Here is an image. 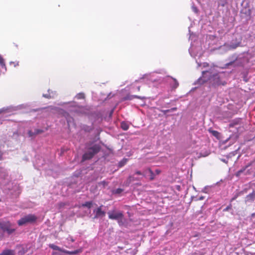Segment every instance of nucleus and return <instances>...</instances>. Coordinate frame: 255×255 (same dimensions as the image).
Masks as SVG:
<instances>
[{
    "label": "nucleus",
    "instance_id": "8",
    "mask_svg": "<svg viewBox=\"0 0 255 255\" xmlns=\"http://www.w3.org/2000/svg\"><path fill=\"white\" fill-rule=\"evenodd\" d=\"M241 13L242 14H245L246 19L249 20L251 18L252 11L250 8L245 7L242 9Z\"/></svg>",
    "mask_w": 255,
    "mask_h": 255
},
{
    "label": "nucleus",
    "instance_id": "26",
    "mask_svg": "<svg viewBox=\"0 0 255 255\" xmlns=\"http://www.w3.org/2000/svg\"><path fill=\"white\" fill-rule=\"evenodd\" d=\"M162 113H163V114H166L167 113H169L170 112V111H169V109L168 110H162L161 111Z\"/></svg>",
    "mask_w": 255,
    "mask_h": 255
},
{
    "label": "nucleus",
    "instance_id": "9",
    "mask_svg": "<svg viewBox=\"0 0 255 255\" xmlns=\"http://www.w3.org/2000/svg\"><path fill=\"white\" fill-rule=\"evenodd\" d=\"M143 176L149 177L150 180H153L154 178V174L150 168H147L143 171Z\"/></svg>",
    "mask_w": 255,
    "mask_h": 255
},
{
    "label": "nucleus",
    "instance_id": "25",
    "mask_svg": "<svg viewBox=\"0 0 255 255\" xmlns=\"http://www.w3.org/2000/svg\"><path fill=\"white\" fill-rule=\"evenodd\" d=\"M231 209V206H227L226 208L223 209L224 212L228 211L229 210Z\"/></svg>",
    "mask_w": 255,
    "mask_h": 255
},
{
    "label": "nucleus",
    "instance_id": "28",
    "mask_svg": "<svg viewBox=\"0 0 255 255\" xmlns=\"http://www.w3.org/2000/svg\"><path fill=\"white\" fill-rule=\"evenodd\" d=\"M10 64H13L14 67L18 66L19 65L18 62H10Z\"/></svg>",
    "mask_w": 255,
    "mask_h": 255
},
{
    "label": "nucleus",
    "instance_id": "6",
    "mask_svg": "<svg viewBox=\"0 0 255 255\" xmlns=\"http://www.w3.org/2000/svg\"><path fill=\"white\" fill-rule=\"evenodd\" d=\"M103 206H101L97 208V209H95L94 210V213H95V215L94 217V219H98L99 218H103L106 215V212L104 211H102V207Z\"/></svg>",
    "mask_w": 255,
    "mask_h": 255
},
{
    "label": "nucleus",
    "instance_id": "5",
    "mask_svg": "<svg viewBox=\"0 0 255 255\" xmlns=\"http://www.w3.org/2000/svg\"><path fill=\"white\" fill-rule=\"evenodd\" d=\"M0 228L3 232H6L8 235L12 234L15 230L11 228V224L8 221L1 222V224H0Z\"/></svg>",
    "mask_w": 255,
    "mask_h": 255
},
{
    "label": "nucleus",
    "instance_id": "35",
    "mask_svg": "<svg viewBox=\"0 0 255 255\" xmlns=\"http://www.w3.org/2000/svg\"><path fill=\"white\" fill-rule=\"evenodd\" d=\"M52 255H62V254L59 252H55L52 254Z\"/></svg>",
    "mask_w": 255,
    "mask_h": 255
},
{
    "label": "nucleus",
    "instance_id": "44",
    "mask_svg": "<svg viewBox=\"0 0 255 255\" xmlns=\"http://www.w3.org/2000/svg\"><path fill=\"white\" fill-rule=\"evenodd\" d=\"M105 183H106V182H104H104H103V185H105Z\"/></svg>",
    "mask_w": 255,
    "mask_h": 255
},
{
    "label": "nucleus",
    "instance_id": "41",
    "mask_svg": "<svg viewBox=\"0 0 255 255\" xmlns=\"http://www.w3.org/2000/svg\"><path fill=\"white\" fill-rule=\"evenodd\" d=\"M193 9L195 12H197V9L196 7H193Z\"/></svg>",
    "mask_w": 255,
    "mask_h": 255
},
{
    "label": "nucleus",
    "instance_id": "43",
    "mask_svg": "<svg viewBox=\"0 0 255 255\" xmlns=\"http://www.w3.org/2000/svg\"><path fill=\"white\" fill-rule=\"evenodd\" d=\"M137 89L138 91H139L140 90V87L139 86L137 87Z\"/></svg>",
    "mask_w": 255,
    "mask_h": 255
},
{
    "label": "nucleus",
    "instance_id": "7",
    "mask_svg": "<svg viewBox=\"0 0 255 255\" xmlns=\"http://www.w3.org/2000/svg\"><path fill=\"white\" fill-rule=\"evenodd\" d=\"M44 132V130L40 129H34V131L29 130L28 131V135L30 137H34L36 135L41 134Z\"/></svg>",
    "mask_w": 255,
    "mask_h": 255
},
{
    "label": "nucleus",
    "instance_id": "36",
    "mask_svg": "<svg viewBox=\"0 0 255 255\" xmlns=\"http://www.w3.org/2000/svg\"><path fill=\"white\" fill-rule=\"evenodd\" d=\"M135 174H138V175H143V173H142L140 171H136Z\"/></svg>",
    "mask_w": 255,
    "mask_h": 255
},
{
    "label": "nucleus",
    "instance_id": "13",
    "mask_svg": "<svg viewBox=\"0 0 255 255\" xmlns=\"http://www.w3.org/2000/svg\"><path fill=\"white\" fill-rule=\"evenodd\" d=\"M241 43V39H240V40L237 42V43H234L233 42H231L230 45V48L231 49H236L237 47L239 46L240 45V44Z\"/></svg>",
    "mask_w": 255,
    "mask_h": 255
},
{
    "label": "nucleus",
    "instance_id": "34",
    "mask_svg": "<svg viewBox=\"0 0 255 255\" xmlns=\"http://www.w3.org/2000/svg\"><path fill=\"white\" fill-rule=\"evenodd\" d=\"M73 120L72 118H67V121L68 124H69V123H70Z\"/></svg>",
    "mask_w": 255,
    "mask_h": 255
},
{
    "label": "nucleus",
    "instance_id": "23",
    "mask_svg": "<svg viewBox=\"0 0 255 255\" xmlns=\"http://www.w3.org/2000/svg\"><path fill=\"white\" fill-rule=\"evenodd\" d=\"M56 95V93L55 92H51L49 91V98H54Z\"/></svg>",
    "mask_w": 255,
    "mask_h": 255
},
{
    "label": "nucleus",
    "instance_id": "21",
    "mask_svg": "<svg viewBox=\"0 0 255 255\" xmlns=\"http://www.w3.org/2000/svg\"><path fill=\"white\" fill-rule=\"evenodd\" d=\"M127 160H128L127 159H124L123 160H122L121 162H120L119 166L121 167L124 166L127 162Z\"/></svg>",
    "mask_w": 255,
    "mask_h": 255
},
{
    "label": "nucleus",
    "instance_id": "37",
    "mask_svg": "<svg viewBox=\"0 0 255 255\" xmlns=\"http://www.w3.org/2000/svg\"><path fill=\"white\" fill-rule=\"evenodd\" d=\"M213 133L214 135H216L218 132L217 131H213Z\"/></svg>",
    "mask_w": 255,
    "mask_h": 255
},
{
    "label": "nucleus",
    "instance_id": "19",
    "mask_svg": "<svg viewBox=\"0 0 255 255\" xmlns=\"http://www.w3.org/2000/svg\"><path fill=\"white\" fill-rule=\"evenodd\" d=\"M138 180H139V179L134 177V176H130L129 177L128 181V183H129L133 181Z\"/></svg>",
    "mask_w": 255,
    "mask_h": 255
},
{
    "label": "nucleus",
    "instance_id": "46",
    "mask_svg": "<svg viewBox=\"0 0 255 255\" xmlns=\"http://www.w3.org/2000/svg\"><path fill=\"white\" fill-rule=\"evenodd\" d=\"M1 201V200L0 199V202Z\"/></svg>",
    "mask_w": 255,
    "mask_h": 255
},
{
    "label": "nucleus",
    "instance_id": "29",
    "mask_svg": "<svg viewBox=\"0 0 255 255\" xmlns=\"http://www.w3.org/2000/svg\"><path fill=\"white\" fill-rule=\"evenodd\" d=\"M235 64V61H232V62H229L228 63H227L226 64V65L227 66H230V65H234Z\"/></svg>",
    "mask_w": 255,
    "mask_h": 255
},
{
    "label": "nucleus",
    "instance_id": "22",
    "mask_svg": "<svg viewBox=\"0 0 255 255\" xmlns=\"http://www.w3.org/2000/svg\"><path fill=\"white\" fill-rule=\"evenodd\" d=\"M49 246L54 250L60 251V248L58 247L55 246L54 245H49Z\"/></svg>",
    "mask_w": 255,
    "mask_h": 255
},
{
    "label": "nucleus",
    "instance_id": "31",
    "mask_svg": "<svg viewBox=\"0 0 255 255\" xmlns=\"http://www.w3.org/2000/svg\"><path fill=\"white\" fill-rule=\"evenodd\" d=\"M176 110H177V108H175V107L169 109V111H170V112H173Z\"/></svg>",
    "mask_w": 255,
    "mask_h": 255
},
{
    "label": "nucleus",
    "instance_id": "15",
    "mask_svg": "<svg viewBox=\"0 0 255 255\" xmlns=\"http://www.w3.org/2000/svg\"><path fill=\"white\" fill-rule=\"evenodd\" d=\"M121 128L124 130H127L128 129V125L127 123L125 122H123L121 123Z\"/></svg>",
    "mask_w": 255,
    "mask_h": 255
},
{
    "label": "nucleus",
    "instance_id": "16",
    "mask_svg": "<svg viewBox=\"0 0 255 255\" xmlns=\"http://www.w3.org/2000/svg\"><path fill=\"white\" fill-rule=\"evenodd\" d=\"M227 3V0H219L218 6H225Z\"/></svg>",
    "mask_w": 255,
    "mask_h": 255
},
{
    "label": "nucleus",
    "instance_id": "24",
    "mask_svg": "<svg viewBox=\"0 0 255 255\" xmlns=\"http://www.w3.org/2000/svg\"><path fill=\"white\" fill-rule=\"evenodd\" d=\"M123 190L121 188H118L115 190V193L116 194H120L123 192Z\"/></svg>",
    "mask_w": 255,
    "mask_h": 255
},
{
    "label": "nucleus",
    "instance_id": "3",
    "mask_svg": "<svg viewBox=\"0 0 255 255\" xmlns=\"http://www.w3.org/2000/svg\"><path fill=\"white\" fill-rule=\"evenodd\" d=\"M109 218L112 220H117L119 226L124 225L125 222V219L122 212L116 210L110 211L108 212Z\"/></svg>",
    "mask_w": 255,
    "mask_h": 255
},
{
    "label": "nucleus",
    "instance_id": "11",
    "mask_svg": "<svg viewBox=\"0 0 255 255\" xmlns=\"http://www.w3.org/2000/svg\"><path fill=\"white\" fill-rule=\"evenodd\" d=\"M0 67L4 71H6V67L5 64L4 60L2 57L0 55Z\"/></svg>",
    "mask_w": 255,
    "mask_h": 255
},
{
    "label": "nucleus",
    "instance_id": "4",
    "mask_svg": "<svg viewBox=\"0 0 255 255\" xmlns=\"http://www.w3.org/2000/svg\"><path fill=\"white\" fill-rule=\"evenodd\" d=\"M37 217L33 214H28L22 217L17 221L19 226L25 225L28 224H33L36 222Z\"/></svg>",
    "mask_w": 255,
    "mask_h": 255
},
{
    "label": "nucleus",
    "instance_id": "17",
    "mask_svg": "<svg viewBox=\"0 0 255 255\" xmlns=\"http://www.w3.org/2000/svg\"><path fill=\"white\" fill-rule=\"evenodd\" d=\"M247 198H248V200H250L251 201H253L255 198V191L248 195Z\"/></svg>",
    "mask_w": 255,
    "mask_h": 255
},
{
    "label": "nucleus",
    "instance_id": "40",
    "mask_svg": "<svg viewBox=\"0 0 255 255\" xmlns=\"http://www.w3.org/2000/svg\"><path fill=\"white\" fill-rule=\"evenodd\" d=\"M204 197L201 196V197H200L199 198V200H203V199H204Z\"/></svg>",
    "mask_w": 255,
    "mask_h": 255
},
{
    "label": "nucleus",
    "instance_id": "39",
    "mask_svg": "<svg viewBox=\"0 0 255 255\" xmlns=\"http://www.w3.org/2000/svg\"><path fill=\"white\" fill-rule=\"evenodd\" d=\"M208 65V63H203V66H204V67H206V66H207Z\"/></svg>",
    "mask_w": 255,
    "mask_h": 255
},
{
    "label": "nucleus",
    "instance_id": "1",
    "mask_svg": "<svg viewBox=\"0 0 255 255\" xmlns=\"http://www.w3.org/2000/svg\"><path fill=\"white\" fill-rule=\"evenodd\" d=\"M203 74L209 73L212 74L209 78L210 83L212 86L214 87L226 84L225 81L222 80L225 74L224 73H213L212 70L211 69L209 71L203 72Z\"/></svg>",
    "mask_w": 255,
    "mask_h": 255
},
{
    "label": "nucleus",
    "instance_id": "18",
    "mask_svg": "<svg viewBox=\"0 0 255 255\" xmlns=\"http://www.w3.org/2000/svg\"><path fill=\"white\" fill-rule=\"evenodd\" d=\"M92 205H93V202L92 201L86 202L82 205V206L83 207H86L89 209L91 208L92 207Z\"/></svg>",
    "mask_w": 255,
    "mask_h": 255
},
{
    "label": "nucleus",
    "instance_id": "10",
    "mask_svg": "<svg viewBox=\"0 0 255 255\" xmlns=\"http://www.w3.org/2000/svg\"><path fill=\"white\" fill-rule=\"evenodd\" d=\"M0 255H15V253L13 250H5L3 251Z\"/></svg>",
    "mask_w": 255,
    "mask_h": 255
},
{
    "label": "nucleus",
    "instance_id": "12",
    "mask_svg": "<svg viewBox=\"0 0 255 255\" xmlns=\"http://www.w3.org/2000/svg\"><path fill=\"white\" fill-rule=\"evenodd\" d=\"M0 67L4 71H6V67L5 64L4 60L2 57L0 55Z\"/></svg>",
    "mask_w": 255,
    "mask_h": 255
},
{
    "label": "nucleus",
    "instance_id": "20",
    "mask_svg": "<svg viewBox=\"0 0 255 255\" xmlns=\"http://www.w3.org/2000/svg\"><path fill=\"white\" fill-rule=\"evenodd\" d=\"M76 98L78 99H82L84 98V94L83 93H79L76 96Z\"/></svg>",
    "mask_w": 255,
    "mask_h": 255
},
{
    "label": "nucleus",
    "instance_id": "45",
    "mask_svg": "<svg viewBox=\"0 0 255 255\" xmlns=\"http://www.w3.org/2000/svg\"><path fill=\"white\" fill-rule=\"evenodd\" d=\"M1 224V222H0V224Z\"/></svg>",
    "mask_w": 255,
    "mask_h": 255
},
{
    "label": "nucleus",
    "instance_id": "30",
    "mask_svg": "<svg viewBox=\"0 0 255 255\" xmlns=\"http://www.w3.org/2000/svg\"><path fill=\"white\" fill-rule=\"evenodd\" d=\"M73 252V255H76V254H77L78 253H80V250H75L74 251H72Z\"/></svg>",
    "mask_w": 255,
    "mask_h": 255
},
{
    "label": "nucleus",
    "instance_id": "32",
    "mask_svg": "<svg viewBox=\"0 0 255 255\" xmlns=\"http://www.w3.org/2000/svg\"><path fill=\"white\" fill-rule=\"evenodd\" d=\"M132 97H133L134 98H135L140 99L144 98L143 97L142 98V97H141L140 96H136V95L132 96Z\"/></svg>",
    "mask_w": 255,
    "mask_h": 255
},
{
    "label": "nucleus",
    "instance_id": "2",
    "mask_svg": "<svg viewBox=\"0 0 255 255\" xmlns=\"http://www.w3.org/2000/svg\"><path fill=\"white\" fill-rule=\"evenodd\" d=\"M101 149V146L98 144H94L91 146H87L86 151L82 156V161L89 160L97 154Z\"/></svg>",
    "mask_w": 255,
    "mask_h": 255
},
{
    "label": "nucleus",
    "instance_id": "38",
    "mask_svg": "<svg viewBox=\"0 0 255 255\" xmlns=\"http://www.w3.org/2000/svg\"><path fill=\"white\" fill-rule=\"evenodd\" d=\"M221 161H222L223 162H225V163H227V161L225 159H221Z\"/></svg>",
    "mask_w": 255,
    "mask_h": 255
},
{
    "label": "nucleus",
    "instance_id": "42",
    "mask_svg": "<svg viewBox=\"0 0 255 255\" xmlns=\"http://www.w3.org/2000/svg\"><path fill=\"white\" fill-rule=\"evenodd\" d=\"M192 50V48L191 47V48H190L189 49V52H191V51Z\"/></svg>",
    "mask_w": 255,
    "mask_h": 255
},
{
    "label": "nucleus",
    "instance_id": "14",
    "mask_svg": "<svg viewBox=\"0 0 255 255\" xmlns=\"http://www.w3.org/2000/svg\"><path fill=\"white\" fill-rule=\"evenodd\" d=\"M172 80V83H171V86L172 88V89H176L179 86V83L176 79L171 78Z\"/></svg>",
    "mask_w": 255,
    "mask_h": 255
},
{
    "label": "nucleus",
    "instance_id": "27",
    "mask_svg": "<svg viewBox=\"0 0 255 255\" xmlns=\"http://www.w3.org/2000/svg\"><path fill=\"white\" fill-rule=\"evenodd\" d=\"M63 252L65 253H66V254H69V255H73V252L72 251H63Z\"/></svg>",
    "mask_w": 255,
    "mask_h": 255
},
{
    "label": "nucleus",
    "instance_id": "33",
    "mask_svg": "<svg viewBox=\"0 0 255 255\" xmlns=\"http://www.w3.org/2000/svg\"><path fill=\"white\" fill-rule=\"evenodd\" d=\"M6 71H4V70H2L1 67H0V76L1 75L2 73H5Z\"/></svg>",
    "mask_w": 255,
    "mask_h": 255
}]
</instances>
